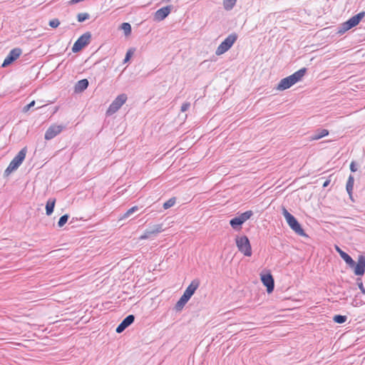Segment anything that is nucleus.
<instances>
[{
    "label": "nucleus",
    "mask_w": 365,
    "mask_h": 365,
    "mask_svg": "<svg viewBox=\"0 0 365 365\" xmlns=\"http://www.w3.org/2000/svg\"><path fill=\"white\" fill-rule=\"evenodd\" d=\"M200 286V281L198 279L192 280L189 286L185 290L183 294L175 304V309L180 311L183 309L185 304L190 300L191 297L194 294L195 291Z\"/></svg>",
    "instance_id": "nucleus-1"
},
{
    "label": "nucleus",
    "mask_w": 365,
    "mask_h": 365,
    "mask_svg": "<svg viewBox=\"0 0 365 365\" xmlns=\"http://www.w3.org/2000/svg\"><path fill=\"white\" fill-rule=\"evenodd\" d=\"M305 73L306 68H302L291 76L282 78L277 85V89L279 91H284L290 88L294 84L299 81L304 76Z\"/></svg>",
    "instance_id": "nucleus-2"
},
{
    "label": "nucleus",
    "mask_w": 365,
    "mask_h": 365,
    "mask_svg": "<svg viewBox=\"0 0 365 365\" xmlns=\"http://www.w3.org/2000/svg\"><path fill=\"white\" fill-rule=\"evenodd\" d=\"M27 149L26 148H22L14 158L10 162L9 166L4 171V175L9 176L12 172L15 171L23 163L26 158Z\"/></svg>",
    "instance_id": "nucleus-3"
},
{
    "label": "nucleus",
    "mask_w": 365,
    "mask_h": 365,
    "mask_svg": "<svg viewBox=\"0 0 365 365\" xmlns=\"http://www.w3.org/2000/svg\"><path fill=\"white\" fill-rule=\"evenodd\" d=\"M282 214L285 217L289 226L292 228L293 231H294L297 235L300 236H306L304 230L302 228L300 224L298 222L297 219L292 215H291L284 207L282 208Z\"/></svg>",
    "instance_id": "nucleus-4"
},
{
    "label": "nucleus",
    "mask_w": 365,
    "mask_h": 365,
    "mask_svg": "<svg viewBox=\"0 0 365 365\" xmlns=\"http://www.w3.org/2000/svg\"><path fill=\"white\" fill-rule=\"evenodd\" d=\"M235 243L238 250L245 256L250 257L252 255V247L247 236H237L235 237Z\"/></svg>",
    "instance_id": "nucleus-5"
},
{
    "label": "nucleus",
    "mask_w": 365,
    "mask_h": 365,
    "mask_svg": "<svg viewBox=\"0 0 365 365\" xmlns=\"http://www.w3.org/2000/svg\"><path fill=\"white\" fill-rule=\"evenodd\" d=\"M365 16V11H361L356 15L352 16L350 18L348 21L344 22L341 28L339 31V33L343 34L349 29H352L353 27L357 26L359 22L364 19Z\"/></svg>",
    "instance_id": "nucleus-6"
},
{
    "label": "nucleus",
    "mask_w": 365,
    "mask_h": 365,
    "mask_svg": "<svg viewBox=\"0 0 365 365\" xmlns=\"http://www.w3.org/2000/svg\"><path fill=\"white\" fill-rule=\"evenodd\" d=\"M237 39V35L236 34H232L229 35L217 48L215 54L220 56L227 52L235 43Z\"/></svg>",
    "instance_id": "nucleus-7"
},
{
    "label": "nucleus",
    "mask_w": 365,
    "mask_h": 365,
    "mask_svg": "<svg viewBox=\"0 0 365 365\" xmlns=\"http://www.w3.org/2000/svg\"><path fill=\"white\" fill-rule=\"evenodd\" d=\"M252 215L253 212L252 210L246 211L242 213L240 216L232 219L230 221V224L233 229L240 230L241 228V225L249 220Z\"/></svg>",
    "instance_id": "nucleus-8"
},
{
    "label": "nucleus",
    "mask_w": 365,
    "mask_h": 365,
    "mask_svg": "<svg viewBox=\"0 0 365 365\" xmlns=\"http://www.w3.org/2000/svg\"><path fill=\"white\" fill-rule=\"evenodd\" d=\"M260 279L264 286L267 288V292L270 294L274 288V280L269 270L263 272L260 274Z\"/></svg>",
    "instance_id": "nucleus-9"
},
{
    "label": "nucleus",
    "mask_w": 365,
    "mask_h": 365,
    "mask_svg": "<svg viewBox=\"0 0 365 365\" xmlns=\"http://www.w3.org/2000/svg\"><path fill=\"white\" fill-rule=\"evenodd\" d=\"M127 96L124 93L117 96V98L112 102L107 110V114L112 115L117 112L120 108L126 102Z\"/></svg>",
    "instance_id": "nucleus-10"
},
{
    "label": "nucleus",
    "mask_w": 365,
    "mask_h": 365,
    "mask_svg": "<svg viewBox=\"0 0 365 365\" xmlns=\"http://www.w3.org/2000/svg\"><path fill=\"white\" fill-rule=\"evenodd\" d=\"M65 128L63 125L51 124L46 130L44 138L50 140L59 135Z\"/></svg>",
    "instance_id": "nucleus-11"
},
{
    "label": "nucleus",
    "mask_w": 365,
    "mask_h": 365,
    "mask_svg": "<svg viewBox=\"0 0 365 365\" xmlns=\"http://www.w3.org/2000/svg\"><path fill=\"white\" fill-rule=\"evenodd\" d=\"M91 34L90 33H86L81 36L77 41L74 43L72 47V51L77 53L80 51L83 47L88 45L90 42Z\"/></svg>",
    "instance_id": "nucleus-12"
},
{
    "label": "nucleus",
    "mask_w": 365,
    "mask_h": 365,
    "mask_svg": "<svg viewBox=\"0 0 365 365\" xmlns=\"http://www.w3.org/2000/svg\"><path fill=\"white\" fill-rule=\"evenodd\" d=\"M21 53H22V51L21 48H13L9 52V53L6 57V58L4 59V61L2 63V67H6L9 65H10L11 63H12L14 61H16L21 56Z\"/></svg>",
    "instance_id": "nucleus-13"
},
{
    "label": "nucleus",
    "mask_w": 365,
    "mask_h": 365,
    "mask_svg": "<svg viewBox=\"0 0 365 365\" xmlns=\"http://www.w3.org/2000/svg\"><path fill=\"white\" fill-rule=\"evenodd\" d=\"M351 267L354 269V272L356 275H364L365 273V256L359 255L357 262H354V266Z\"/></svg>",
    "instance_id": "nucleus-14"
},
{
    "label": "nucleus",
    "mask_w": 365,
    "mask_h": 365,
    "mask_svg": "<svg viewBox=\"0 0 365 365\" xmlns=\"http://www.w3.org/2000/svg\"><path fill=\"white\" fill-rule=\"evenodd\" d=\"M172 6H167L157 10L154 14L155 20L158 21L165 19L171 12Z\"/></svg>",
    "instance_id": "nucleus-15"
},
{
    "label": "nucleus",
    "mask_w": 365,
    "mask_h": 365,
    "mask_svg": "<svg viewBox=\"0 0 365 365\" xmlns=\"http://www.w3.org/2000/svg\"><path fill=\"white\" fill-rule=\"evenodd\" d=\"M135 317L133 314L126 317L116 328L117 333L123 332L128 326L134 322Z\"/></svg>",
    "instance_id": "nucleus-16"
},
{
    "label": "nucleus",
    "mask_w": 365,
    "mask_h": 365,
    "mask_svg": "<svg viewBox=\"0 0 365 365\" xmlns=\"http://www.w3.org/2000/svg\"><path fill=\"white\" fill-rule=\"evenodd\" d=\"M163 231L162 225H157L154 227V229L152 230L146 231L143 235L140 237V240H145L149 237L150 235L161 232Z\"/></svg>",
    "instance_id": "nucleus-17"
},
{
    "label": "nucleus",
    "mask_w": 365,
    "mask_h": 365,
    "mask_svg": "<svg viewBox=\"0 0 365 365\" xmlns=\"http://www.w3.org/2000/svg\"><path fill=\"white\" fill-rule=\"evenodd\" d=\"M329 135V130L327 129H321L311 137V140H318Z\"/></svg>",
    "instance_id": "nucleus-18"
},
{
    "label": "nucleus",
    "mask_w": 365,
    "mask_h": 365,
    "mask_svg": "<svg viewBox=\"0 0 365 365\" xmlns=\"http://www.w3.org/2000/svg\"><path fill=\"white\" fill-rule=\"evenodd\" d=\"M56 204V199L51 198L49 199L46 205V213L47 215H51L53 212V209Z\"/></svg>",
    "instance_id": "nucleus-19"
},
{
    "label": "nucleus",
    "mask_w": 365,
    "mask_h": 365,
    "mask_svg": "<svg viewBox=\"0 0 365 365\" xmlns=\"http://www.w3.org/2000/svg\"><path fill=\"white\" fill-rule=\"evenodd\" d=\"M354 184V178L352 175H349L347 182H346V191L349 193L350 197H351V195H352Z\"/></svg>",
    "instance_id": "nucleus-20"
},
{
    "label": "nucleus",
    "mask_w": 365,
    "mask_h": 365,
    "mask_svg": "<svg viewBox=\"0 0 365 365\" xmlns=\"http://www.w3.org/2000/svg\"><path fill=\"white\" fill-rule=\"evenodd\" d=\"M236 3L237 0H222L223 7L227 11L232 9Z\"/></svg>",
    "instance_id": "nucleus-21"
},
{
    "label": "nucleus",
    "mask_w": 365,
    "mask_h": 365,
    "mask_svg": "<svg viewBox=\"0 0 365 365\" xmlns=\"http://www.w3.org/2000/svg\"><path fill=\"white\" fill-rule=\"evenodd\" d=\"M88 86V81L87 79H82L77 83L76 89L78 91H83Z\"/></svg>",
    "instance_id": "nucleus-22"
},
{
    "label": "nucleus",
    "mask_w": 365,
    "mask_h": 365,
    "mask_svg": "<svg viewBox=\"0 0 365 365\" xmlns=\"http://www.w3.org/2000/svg\"><path fill=\"white\" fill-rule=\"evenodd\" d=\"M341 257L346 262V263L351 267L354 266V261L346 252L341 253Z\"/></svg>",
    "instance_id": "nucleus-23"
},
{
    "label": "nucleus",
    "mask_w": 365,
    "mask_h": 365,
    "mask_svg": "<svg viewBox=\"0 0 365 365\" xmlns=\"http://www.w3.org/2000/svg\"><path fill=\"white\" fill-rule=\"evenodd\" d=\"M364 303L365 302L361 299V295L356 294L351 304L354 307H359L363 305Z\"/></svg>",
    "instance_id": "nucleus-24"
},
{
    "label": "nucleus",
    "mask_w": 365,
    "mask_h": 365,
    "mask_svg": "<svg viewBox=\"0 0 365 365\" xmlns=\"http://www.w3.org/2000/svg\"><path fill=\"white\" fill-rule=\"evenodd\" d=\"M120 29L124 31L126 36H128L131 33V26L129 23H123L120 26Z\"/></svg>",
    "instance_id": "nucleus-25"
},
{
    "label": "nucleus",
    "mask_w": 365,
    "mask_h": 365,
    "mask_svg": "<svg viewBox=\"0 0 365 365\" xmlns=\"http://www.w3.org/2000/svg\"><path fill=\"white\" fill-rule=\"evenodd\" d=\"M138 210V207L137 206L132 207L131 208L127 210V212L120 218V220L128 217L132 213L137 211Z\"/></svg>",
    "instance_id": "nucleus-26"
},
{
    "label": "nucleus",
    "mask_w": 365,
    "mask_h": 365,
    "mask_svg": "<svg viewBox=\"0 0 365 365\" xmlns=\"http://www.w3.org/2000/svg\"><path fill=\"white\" fill-rule=\"evenodd\" d=\"M138 210V207L137 206L132 207L131 208L127 210V212L120 218V220L128 217L132 213L137 211Z\"/></svg>",
    "instance_id": "nucleus-27"
},
{
    "label": "nucleus",
    "mask_w": 365,
    "mask_h": 365,
    "mask_svg": "<svg viewBox=\"0 0 365 365\" xmlns=\"http://www.w3.org/2000/svg\"><path fill=\"white\" fill-rule=\"evenodd\" d=\"M175 201H176V200L175 197H172V198L169 199L168 201H166L163 204V208L167 210V209L173 207L175 204Z\"/></svg>",
    "instance_id": "nucleus-28"
},
{
    "label": "nucleus",
    "mask_w": 365,
    "mask_h": 365,
    "mask_svg": "<svg viewBox=\"0 0 365 365\" xmlns=\"http://www.w3.org/2000/svg\"><path fill=\"white\" fill-rule=\"evenodd\" d=\"M68 215H64L61 216L58 222V225L60 227H62L68 221Z\"/></svg>",
    "instance_id": "nucleus-29"
},
{
    "label": "nucleus",
    "mask_w": 365,
    "mask_h": 365,
    "mask_svg": "<svg viewBox=\"0 0 365 365\" xmlns=\"http://www.w3.org/2000/svg\"><path fill=\"white\" fill-rule=\"evenodd\" d=\"M334 321L338 324H342L346 321V317L342 315H336L334 317Z\"/></svg>",
    "instance_id": "nucleus-30"
},
{
    "label": "nucleus",
    "mask_w": 365,
    "mask_h": 365,
    "mask_svg": "<svg viewBox=\"0 0 365 365\" xmlns=\"http://www.w3.org/2000/svg\"><path fill=\"white\" fill-rule=\"evenodd\" d=\"M48 24L52 28H57L60 25V21L58 19H53L49 21Z\"/></svg>",
    "instance_id": "nucleus-31"
},
{
    "label": "nucleus",
    "mask_w": 365,
    "mask_h": 365,
    "mask_svg": "<svg viewBox=\"0 0 365 365\" xmlns=\"http://www.w3.org/2000/svg\"><path fill=\"white\" fill-rule=\"evenodd\" d=\"M77 18H78V21L79 22H82L88 18V14L86 13H81V14H78Z\"/></svg>",
    "instance_id": "nucleus-32"
},
{
    "label": "nucleus",
    "mask_w": 365,
    "mask_h": 365,
    "mask_svg": "<svg viewBox=\"0 0 365 365\" xmlns=\"http://www.w3.org/2000/svg\"><path fill=\"white\" fill-rule=\"evenodd\" d=\"M357 284H358V287H359V289L361 291V294L362 295H364L365 294V288H364V287L363 285V282H362L361 279H359V278L357 279Z\"/></svg>",
    "instance_id": "nucleus-33"
},
{
    "label": "nucleus",
    "mask_w": 365,
    "mask_h": 365,
    "mask_svg": "<svg viewBox=\"0 0 365 365\" xmlns=\"http://www.w3.org/2000/svg\"><path fill=\"white\" fill-rule=\"evenodd\" d=\"M133 55V51L132 49H129L126 53L125 58L124 59V62L125 63V62L128 61Z\"/></svg>",
    "instance_id": "nucleus-34"
},
{
    "label": "nucleus",
    "mask_w": 365,
    "mask_h": 365,
    "mask_svg": "<svg viewBox=\"0 0 365 365\" xmlns=\"http://www.w3.org/2000/svg\"><path fill=\"white\" fill-rule=\"evenodd\" d=\"M190 103H185L182 105L181 106V111L182 112H185L187 110H188V108H190Z\"/></svg>",
    "instance_id": "nucleus-35"
},
{
    "label": "nucleus",
    "mask_w": 365,
    "mask_h": 365,
    "mask_svg": "<svg viewBox=\"0 0 365 365\" xmlns=\"http://www.w3.org/2000/svg\"><path fill=\"white\" fill-rule=\"evenodd\" d=\"M35 105V101H32L30 103H29L27 106H26L24 108V111L27 112L31 107L34 106Z\"/></svg>",
    "instance_id": "nucleus-36"
},
{
    "label": "nucleus",
    "mask_w": 365,
    "mask_h": 365,
    "mask_svg": "<svg viewBox=\"0 0 365 365\" xmlns=\"http://www.w3.org/2000/svg\"><path fill=\"white\" fill-rule=\"evenodd\" d=\"M350 170H351V172H356V168L354 162H351V164H350Z\"/></svg>",
    "instance_id": "nucleus-37"
},
{
    "label": "nucleus",
    "mask_w": 365,
    "mask_h": 365,
    "mask_svg": "<svg viewBox=\"0 0 365 365\" xmlns=\"http://www.w3.org/2000/svg\"><path fill=\"white\" fill-rule=\"evenodd\" d=\"M330 183V180H327L324 183H323V187H327Z\"/></svg>",
    "instance_id": "nucleus-38"
},
{
    "label": "nucleus",
    "mask_w": 365,
    "mask_h": 365,
    "mask_svg": "<svg viewBox=\"0 0 365 365\" xmlns=\"http://www.w3.org/2000/svg\"><path fill=\"white\" fill-rule=\"evenodd\" d=\"M335 248H336V250L337 251V252L339 254L340 256H341V253L344 252L338 246H336Z\"/></svg>",
    "instance_id": "nucleus-39"
}]
</instances>
